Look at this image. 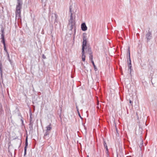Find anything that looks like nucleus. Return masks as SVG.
Masks as SVG:
<instances>
[{"mask_svg": "<svg viewBox=\"0 0 157 157\" xmlns=\"http://www.w3.org/2000/svg\"><path fill=\"white\" fill-rule=\"evenodd\" d=\"M52 20H53L55 22L57 21V19L58 17V16L56 13H54V14H52Z\"/></svg>", "mask_w": 157, "mask_h": 157, "instance_id": "nucleus-7", "label": "nucleus"}, {"mask_svg": "<svg viewBox=\"0 0 157 157\" xmlns=\"http://www.w3.org/2000/svg\"><path fill=\"white\" fill-rule=\"evenodd\" d=\"M109 44H110V47L111 48L112 47L111 46L110 44H111V42H112V41H111L109 39Z\"/></svg>", "mask_w": 157, "mask_h": 157, "instance_id": "nucleus-23", "label": "nucleus"}, {"mask_svg": "<svg viewBox=\"0 0 157 157\" xmlns=\"http://www.w3.org/2000/svg\"><path fill=\"white\" fill-rule=\"evenodd\" d=\"M142 142L143 143V141H142Z\"/></svg>", "mask_w": 157, "mask_h": 157, "instance_id": "nucleus-30", "label": "nucleus"}, {"mask_svg": "<svg viewBox=\"0 0 157 157\" xmlns=\"http://www.w3.org/2000/svg\"><path fill=\"white\" fill-rule=\"evenodd\" d=\"M91 63H92V64L94 67V70L95 71H97L98 69H97V68L96 67L94 64V61H92V62H91Z\"/></svg>", "mask_w": 157, "mask_h": 157, "instance_id": "nucleus-16", "label": "nucleus"}, {"mask_svg": "<svg viewBox=\"0 0 157 157\" xmlns=\"http://www.w3.org/2000/svg\"><path fill=\"white\" fill-rule=\"evenodd\" d=\"M128 70L130 72V74H131L132 71V65L128 66Z\"/></svg>", "mask_w": 157, "mask_h": 157, "instance_id": "nucleus-13", "label": "nucleus"}, {"mask_svg": "<svg viewBox=\"0 0 157 157\" xmlns=\"http://www.w3.org/2000/svg\"><path fill=\"white\" fill-rule=\"evenodd\" d=\"M1 31L2 33V34L1 35H3V36H4V30L3 28H2Z\"/></svg>", "mask_w": 157, "mask_h": 157, "instance_id": "nucleus-18", "label": "nucleus"}, {"mask_svg": "<svg viewBox=\"0 0 157 157\" xmlns=\"http://www.w3.org/2000/svg\"><path fill=\"white\" fill-rule=\"evenodd\" d=\"M116 132L117 133V134H116V135L117 136H119V134L118 133V131L117 129V128L116 127Z\"/></svg>", "mask_w": 157, "mask_h": 157, "instance_id": "nucleus-22", "label": "nucleus"}, {"mask_svg": "<svg viewBox=\"0 0 157 157\" xmlns=\"http://www.w3.org/2000/svg\"><path fill=\"white\" fill-rule=\"evenodd\" d=\"M129 102L130 104H131V105H132V102L131 100H129Z\"/></svg>", "mask_w": 157, "mask_h": 157, "instance_id": "nucleus-24", "label": "nucleus"}, {"mask_svg": "<svg viewBox=\"0 0 157 157\" xmlns=\"http://www.w3.org/2000/svg\"><path fill=\"white\" fill-rule=\"evenodd\" d=\"M71 6L70 7L69 12L70 13L71 16L68 25V28L70 30H71L75 27V18H74L72 17V14L71 13Z\"/></svg>", "mask_w": 157, "mask_h": 157, "instance_id": "nucleus-2", "label": "nucleus"}, {"mask_svg": "<svg viewBox=\"0 0 157 157\" xmlns=\"http://www.w3.org/2000/svg\"><path fill=\"white\" fill-rule=\"evenodd\" d=\"M17 2L16 10V18L18 19L20 18L21 10L22 8V0H17Z\"/></svg>", "mask_w": 157, "mask_h": 157, "instance_id": "nucleus-1", "label": "nucleus"}, {"mask_svg": "<svg viewBox=\"0 0 157 157\" xmlns=\"http://www.w3.org/2000/svg\"><path fill=\"white\" fill-rule=\"evenodd\" d=\"M8 58V60H9V61L10 62H11V60H10V58Z\"/></svg>", "mask_w": 157, "mask_h": 157, "instance_id": "nucleus-28", "label": "nucleus"}, {"mask_svg": "<svg viewBox=\"0 0 157 157\" xmlns=\"http://www.w3.org/2000/svg\"><path fill=\"white\" fill-rule=\"evenodd\" d=\"M43 58L44 59H45L46 58V57L44 55H43Z\"/></svg>", "mask_w": 157, "mask_h": 157, "instance_id": "nucleus-25", "label": "nucleus"}, {"mask_svg": "<svg viewBox=\"0 0 157 157\" xmlns=\"http://www.w3.org/2000/svg\"><path fill=\"white\" fill-rule=\"evenodd\" d=\"M152 33L151 32L148 30V32L145 35V37L147 39V41H149L152 38Z\"/></svg>", "mask_w": 157, "mask_h": 157, "instance_id": "nucleus-5", "label": "nucleus"}, {"mask_svg": "<svg viewBox=\"0 0 157 157\" xmlns=\"http://www.w3.org/2000/svg\"><path fill=\"white\" fill-rule=\"evenodd\" d=\"M28 145V137L27 136L25 139V146L24 147V155H25L26 154L27 147Z\"/></svg>", "mask_w": 157, "mask_h": 157, "instance_id": "nucleus-6", "label": "nucleus"}, {"mask_svg": "<svg viewBox=\"0 0 157 157\" xmlns=\"http://www.w3.org/2000/svg\"><path fill=\"white\" fill-rule=\"evenodd\" d=\"M4 50L6 51V52L7 53H8V52L7 51V50L6 49V45H4Z\"/></svg>", "mask_w": 157, "mask_h": 157, "instance_id": "nucleus-21", "label": "nucleus"}, {"mask_svg": "<svg viewBox=\"0 0 157 157\" xmlns=\"http://www.w3.org/2000/svg\"><path fill=\"white\" fill-rule=\"evenodd\" d=\"M99 101H98V99H97V109H99Z\"/></svg>", "mask_w": 157, "mask_h": 157, "instance_id": "nucleus-19", "label": "nucleus"}, {"mask_svg": "<svg viewBox=\"0 0 157 157\" xmlns=\"http://www.w3.org/2000/svg\"><path fill=\"white\" fill-rule=\"evenodd\" d=\"M127 53L128 55V58H130V48L129 47H128L127 51Z\"/></svg>", "mask_w": 157, "mask_h": 157, "instance_id": "nucleus-17", "label": "nucleus"}, {"mask_svg": "<svg viewBox=\"0 0 157 157\" xmlns=\"http://www.w3.org/2000/svg\"><path fill=\"white\" fill-rule=\"evenodd\" d=\"M7 56H8V58H9L10 56H9V55L8 53H7Z\"/></svg>", "mask_w": 157, "mask_h": 157, "instance_id": "nucleus-26", "label": "nucleus"}, {"mask_svg": "<svg viewBox=\"0 0 157 157\" xmlns=\"http://www.w3.org/2000/svg\"><path fill=\"white\" fill-rule=\"evenodd\" d=\"M2 40H1V42L2 43L3 45H5V40L4 39V36H3V35H1V38Z\"/></svg>", "mask_w": 157, "mask_h": 157, "instance_id": "nucleus-10", "label": "nucleus"}, {"mask_svg": "<svg viewBox=\"0 0 157 157\" xmlns=\"http://www.w3.org/2000/svg\"><path fill=\"white\" fill-rule=\"evenodd\" d=\"M47 130L46 131H49L52 129V127L51 126V124H50L49 125L46 127Z\"/></svg>", "mask_w": 157, "mask_h": 157, "instance_id": "nucleus-12", "label": "nucleus"}, {"mask_svg": "<svg viewBox=\"0 0 157 157\" xmlns=\"http://www.w3.org/2000/svg\"><path fill=\"white\" fill-rule=\"evenodd\" d=\"M81 28L82 31H86L87 29V27L85 23H83L81 25Z\"/></svg>", "mask_w": 157, "mask_h": 157, "instance_id": "nucleus-8", "label": "nucleus"}, {"mask_svg": "<svg viewBox=\"0 0 157 157\" xmlns=\"http://www.w3.org/2000/svg\"><path fill=\"white\" fill-rule=\"evenodd\" d=\"M87 41L86 37L84 36L83 37V42L82 48V60L84 61L85 60L86 56L84 55L85 49H86Z\"/></svg>", "mask_w": 157, "mask_h": 157, "instance_id": "nucleus-3", "label": "nucleus"}, {"mask_svg": "<svg viewBox=\"0 0 157 157\" xmlns=\"http://www.w3.org/2000/svg\"><path fill=\"white\" fill-rule=\"evenodd\" d=\"M29 125L30 126L29 127V128L30 129H33V126L32 124L31 123H30L29 124Z\"/></svg>", "mask_w": 157, "mask_h": 157, "instance_id": "nucleus-20", "label": "nucleus"}, {"mask_svg": "<svg viewBox=\"0 0 157 157\" xmlns=\"http://www.w3.org/2000/svg\"><path fill=\"white\" fill-rule=\"evenodd\" d=\"M0 72L1 76H2V64L0 63Z\"/></svg>", "mask_w": 157, "mask_h": 157, "instance_id": "nucleus-14", "label": "nucleus"}, {"mask_svg": "<svg viewBox=\"0 0 157 157\" xmlns=\"http://www.w3.org/2000/svg\"><path fill=\"white\" fill-rule=\"evenodd\" d=\"M78 115H79V116L81 118H82V117H81V116H80V114L78 112Z\"/></svg>", "mask_w": 157, "mask_h": 157, "instance_id": "nucleus-27", "label": "nucleus"}, {"mask_svg": "<svg viewBox=\"0 0 157 157\" xmlns=\"http://www.w3.org/2000/svg\"><path fill=\"white\" fill-rule=\"evenodd\" d=\"M87 157H89V156L88 155L87 156Z\"/></svg>", "mask_w": 157, "mask_h": 157, "instance_id": "nucleus-29", "label": "nucleus"}, {"mask_svg": "<svg viewBox=\"0 0 157 157\" xmlns=\"http://www.w3.org/2000/svg\"><path fill=\"white\" fill-rule=\"evenodd\" d=\"M86 48L87 49V52L89 55V57L90 60H91V62H92V61H93V55L92 54V52L91 47L90 46H88L87 47H86Z\"/></svg>", "mask_w": 157, "mask_h": 157, "instance_id": "nucleus-4", "label": "nucleus"}, {"mask_svg": "<svg viewBox=\"0 0 157 157\" xmlns=\"http://www.w3.org/2000/svg\"><path fill=\"white\" fill-rule=\"evenodd\" d=\"M129 60H128L127 65L128 66L131 65V61L130 58H128Z\"/></svg>", "mask_w": 157, "mask_h": 157, "instance_id": "nucleus-15", "label": "nucleus"}, {"mask_svg": "<svg viewBox=\"0 0 157 157\" xmlns=\"http://www.w3.org/2000/svg\"><path fill=\"white\" fill-rule=\"evenodd\" d=\"M103 143H104V146L106 149V150L107 151L106 153L107 154L108 153V148L107 147V144L106 143L105 141H104Z\"/></svg>", "mask_w": 157, "mask_h": 157, "instance_id": "nucleus-11", "label": "nucleus"}, {"mask_svg": "<svg viewBox=\"0 0 157 157\" xmlns=\"http://www.w3.org/2000/svg\"><path fill=\"white\" fill-rule=\"evenodd\" d=\"M50 133V131H46V132L44 134V137L45 139H48L49 137V135Z\"/></svg>", "mask_w": 157, "mask_h": 157, "instance_id": "nucleus-9", "label": "nucleus"}]
</instances>
